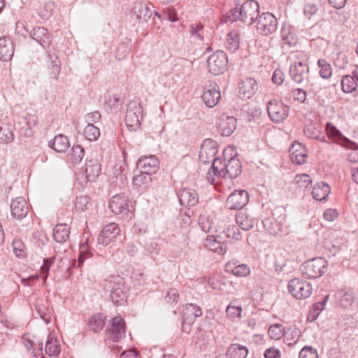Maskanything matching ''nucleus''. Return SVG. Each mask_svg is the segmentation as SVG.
Masks as SVG:
<instances>
[{
    "label": "nucleus",
    "mask_w": 358,
    "mask_h": 358,
    "mask_svg": "<svg viewBox=\"0 0 358 358\" xmlns=\"http://www.w3.org/2000/svg\"><path fill=\"white\" fill-rule=\"evenodd\" d=\"M224 168L225 177L228 176L230 178H236L242 171L239 159L236 157H231L227 164L224 163Z\"/></svg>",
    "instance_id": "obj_33"
},
{
    "label": "nucleus",
    "mask_w": 358,
    "mask_h": 358,
    "mask_svg": "<svg viewBox=\"0 0 358 358\" xmlns=\"http://www.w3.org/2000/svg\"><path fill=\"white\" fill-rule=\"evenodd\" d=\"M84 149L80 145H73L71 148V159L75 164L80 162L84 157Z\"/></svg>",
    "instance_id": "obj_56"
},
{
    "label": "nucleus",
    "mask_w": 358,
    "mask_h": 358,
    "mask_svg": "<svg viewBox=\"0 0 358 358\" xmlns=\"http://www.w3.org/2000/svg\"><path fill=\"white\" fill-rule=\"evenodd\" d=\"M249 201V195L244 189L235 190L227 199V206L231 210H239L245 206Z\"/></svg>",
    "instance_id": "obj_17"
},
{
    "label": "nucleus",
    "mask_w": 358,
    "mask_h": 358,
    "mask_svg": "<svg viewBox=\"0 0 358 358\" xmlns=\"http://www.w3.org/2000/svg\"><path fill=\"white\" fill-rule=\"evenodd\" d=\"M110 296L113 303L117 306H122L126 302L127 290L122 278L120 276L114 278Z\"/></svg>",
    "instance_id": "obj_11"
},
{
    "label": "nucleus",
    "mask_w": 358,
    "mask_h": 358,
    "mask_svg": "<svg viewBox=\"0 0 358 358\" xmlns=\"http://www.w3.org/2000/svg\"><path fill=\"white\" fill-rule=\"evenodd\" d=\"M264 229L271 235H278L284 231L285 227V215H280L278 217L273 213L271 217H266L262 221Z\"/></svg>",
    "instance_id": "obj_12"
},
{
    "label": "nucleus",
    "mask_w": 358,
    "mask_h": 358,
    "mask_svg": "<svg viewBox=\"0 0 358 358\" xmlns=\"http://www.w3.org/2000/svg\"><path fill=\"white\" fill-rule=\"evenodd\" d=\"M70 234V227L66 224H58L53 229V238L59 243H65Z\"/></svg>",
    "instance_id": "obj_37"
},
{
    "label": "nucleus",
    "mask_w": 358,
    "mask_h": 358,
    "mask_svg": "<svg viewBox=\"0 0 358 358\" xmlns=\"http://www.w3.org/2000/svg\"><path fill=\"white\" fill-rule=\"evenodd\" d=\"M331 192L329 185L324 182L315 184L312 189V196L317 201L325 200Z\"/></svg>",
    "instance_id": "obj_35"
},
{
    "label": "nucleus",
    "mask_w": 358,
    "mask_h": 358,
    "mask_svg": "<svg viewBox=\"0 0 358 358\" xmlns=\"http://www.w3.org/2000/svg\"><path fill=\"white\" fill-rule=\"evenodd\" d=\"M212 171H208L207 173L208 180L210 182L211 184H214L215 182V177H225V171H224V164L220 158H215L213 161H212Z\"/></svg>",
    "instance_id": "obj_29"
},
{
    "label": "nucleus",
    "mask_w": 358,
    "mask_h": 358,
    "mask_svg": "<svg viewBox=\"0 0 358 358\" xmlns=\"http://www.w3.org/2000/svg\"><path fill=\"white\" fill-rule=\"evenodd\" d=\"M80 254L78 257V266L81 268L85 259L92 256V252L88 250L87 243L80 245Z\"/></svg>",
    "instance_id": "obj_57"
},
{
    "label": "nucleus",
    "mask_w": 358,
    "mask_h": 358,
    "mask_svg": "<svg viewBox=\"0 0 358 358\" xmlns=\"http://www.w3.org/2000/svg\"><path fill=\"white\" fill-rule=\"evenodd\" d=\"M0 141L3 143H11L14 141V134L10 126L0 127Z\"/></svg>",
    "instance_id": "obj_53"
},
{
    "label": "nucleus",
    "mask_w": 358,
    "mask_h": 358,
    "mask_svg": "<svg viewBox=\"0 0 358 358\" xmlns=\"http://www.w3.org/2000/svg\"><path fill=\"white\" fill-rule=\"evenodd\" d=\"M136 167L140 171L152 175L159 169V160L152 155L141 156L137 161Z\"/></svg>",
    "instance_id": "obj_15"
},
{
    "label": "nucleus",
    "mask_w": 358,
    "mask_h": 358,
    "mask_svg": "<svg viewBox=\"0 0 358 358\" xmlns=\"http://www.w3.org/2000/svg\"><path fill=\"white\" fill-rule=\"evenodd\" d=\"M90 198L87 195L77 196L75 201V208L76 210L83 211L87 208Z\"/></svg>",
    "instance_id": "obj_58"
},
{
    "label": "nucleus",
    "mask_w": 358,
    "mask_h": 358,
    "mask_svg": "<svg viewBox=\"0 0 358 358\" xmlns=\"http://www.w3.org/2000/svg\"><path fill=\"white\" fill-rule=\"evenodd\" d=\"M259 15V6L255 0H248L242 5H236L226 15V22L240 20L247 25H251Z\"/></svg>",
    "instance_id": "obj_1"
},
{
    "label": "nucleus",
    "mask_w": 358,
    "mask_h": 358,
    "mask_svg": "<svg viewBox=\"0 0 358 358\" xmlns=\"http://www.w3.org/2000/svg\"><path fill=\"white\" fill-rule=\"evenodd\" d=\"M150 174L140 171V173L133 178V186L138 192H145L151 185Z\"/></svg>",
    "instance_id": "obj_31"
},
{
    "label": "nucleus",
    "mask_w": 358,
    "mask_h": 358,
    "mask_svg": "<svg viewBox=\"0 0 358 358\" xmlns=\"http://www.w3.org/2000/svg\"><path fill=\"white\" fill-rule=\"evenodd\" d=\"M203 26L200 23L196 24L194 26L191 25L190 33L192 36H194L195 38H198L200 41H202L203 39Z\"/></svg>",
    "instance_id": "obj_62"
},
{
    "label": "nucleus",
    "mask_w": 358,
    "mask_h": 358,
    "mask_svg": "<svg viewBox=\"0 0 358 358\" xmlns=\"http://www.w3.org/2000/svg\"><path fill=\"white\" fill-rule=\"evenodd\" d=\"M236 223L243 230L248 231L252 229L255 220L244 211H239L236 215Z\"/></svg>",
    "instance_id": "obj_36"
},
{
    "label": "nucleus",
    "mask_w": 358,
    "mask_h": 358,
    "mask_svg": "<svg viewBox=\"0 0 358 358\" xmlns=\"http://www.w3.org/2000/svg\"><path fill=\"white\" fill-rule=\"evenodd\" d=\"M126 324L120 316L113 318L106 329L107 338L114 342H118L122 338L125 337Z\"/></svg>",
    "instance_id": "obj_10"
},
{
    "label": "nucleus",
    "mask_w": 358,
    "mask_h": 358,
    "mask_svg": "<svg viewBox=\"0 0 358 358\" xmlns=\"http://www.w3.org/2000/svg\"><path fill=\"white\" fill-rule=\"evenodd\" d=\"M10 212L13 218L21 220L29 213V206L23 197L13 199L10 203Z\"/></svg>",
    "instance_id": "obj_19"
},
{
    "label": "nucleus",
    "mask_w": 358,
    "mask_h": 358,
    "mask_svg": "<svg viewBox=\"0 0 358 358\" xmlns=\"http://www.w3.org/2000/svg\"><path fill=\"white\" fill-rule=\"evenodd\" d=\"M22 25L25 31L30 34V36L37 41L44 48H48L50 45V36L48 30L43 27H34L31 31H29L27 26L22 22H17L16 24L17 27Z\"/></svg>",
    "instance_id": "obj_14"
},
{
    "label": "nucleus",
    "mask_w": 358,
    "mask_h": 358,
    "mask_svg": "<svg viewBox=\"0 0 358 358\" xmlns=\"http://www.w3.org/2000/svg\"><path fill=\"white\" fill-rule=\"evenodd\" d=\"M304 134L309 138L313 139H317L322 142H327L325 136L322 135L320 131L313 124H306L304 127Z\"/></svg>",
    "instance_id": "obj_46"
},
{
    "label": "nucleus",
    "mask_w": 358,
    "mask_h": 358,
    "mask_svg": "<svg viewBox=\"0 0 358 358\" xmlns=\"http://www.w3.org/2000/svg\"><path fill=\"white\" fill-rule=\"evenodd\" d=\"M256 29L257 33L262 36H268L276 31L278 28V20L271 13H264L259 15Z\"/></svg>",
    "instance_id": "obj_7"
},
{
    "label": "nucleus",
    "mask_w": 358,
    "mask_h": 358,
    "mask_svg": "<svg viewBox=\"0 0 358 358\" xmlns=\"http://www.w3.org/2000/svg\"><path fill=\"white\" fill-rule=\"evenodd\" d=\"M218 145L212 139H205L201 146L199 152V161L203 164L211 162L215 159L217 152Z\"/></svg>",
    "instance_id": "obj_13"
},
{
    "label": "nucleus",
    "mask_w": 358,
    "mask_h": 358,
    "mask_svg": "<svg viewBox=\"0 0 358 358\" xmlns=\"http://www.w3.org/2000/svg\"><path fill=\"white\" fill-rule=\"evenodd\" d=\"M106 317L101 314L94 315L88 322L89 329L93 332L101 331L105 326Z\"/></svg>",
    "instance_id": "obj_44"
},
{
    "label": "nucleus",
    "mask_w": 358,
    "mask_h": 358,
    "mask_svg": "<svg viewBox=\"0 0 358 358\" xmlns=\"http://www.w3.org/2000/svg\"><path fill=\"white\" fill-rule=\"evenodd\" d=\"M108 206L111 212L122 220H129L133 217L131 201L124 193L112 196Z\"/></svg>",
    "instance_id": "obj_3"
},
{
    "label": "nucleus",
    "mask_w": 358,
    "mask_h": 358,
    "mask_svg": "<svg viewBox=\"0 0 358 358\" xmlns=\"http://www.w3.org/2000/svg\"><path fill=\"white\" fill-rule=\"evenodd\" d=\"M354 300V292L350 288H344L337 292V305L343 309L350 308Z\"/></svg>",
    "instance_id": "obj_25"
},
{
    "label": "nucleus",
    "mask_w": 358,
    "mask_h": 358,
    "mask_svg": "<svg viewBox=\"0 0 358 358\" xmlns=\"http://www.w3.org/2000/svg\"><path fill=\"white\" fill-rule=\"evenodd\" d=\"M156 15L162 20H167L171 22H176L178 20V13L173 7H167L163 9L162 14L155 13Z\"/></svg>",
    "instance_id": "obj_51"
},
{
    "label": "nucleus",
    "mask_w": 358,
    "mask_h": 358,
    "mask_svg": "<svg viewBox=\"0 0 358 358\" xmlns=\"http://www.w3.org/2000/svg\"><path fill=\"white\" fill-rule=\"evenodd\" d=\"M317 10V6L312 3H306L303 8V13L308 19H310L312 16L315 15Z\"/></svg>",
    "instance_id": "obj_61"
},
{
    "label": "nucleus",
    "mask_w": 358,
    "mask_h": 358,
    "mask_svg": "<svg viewBox=\"0 0 358 358\" xmlns=\"http://www.w3.org/2000/svg\"><path fill=\"white\" fill-rule=\"evenodd\" d=\"M267 111L273 122L280 123L288 117L289 109L282 101L271 99L267 104Z\"/></svg>",
    "instance_id": "obj_9"
},
{
    "label": "nucleus",
    "mask_w": 358,
    "mask_h": 358,
    "mask_svg": "<svg viewBox=\"0 0 358 358\" xmlns=\"http://www.w3.org/2000/svg\"><path fill=\"white\" fill-rule=\"evenodd\" d=\"M248 354V350L245 346L234 343L229 346L226 356L227 358H245Z\"/></svg>",
    "instance_id": "obj_40"
},
{
    "label": "nucleus",
    "mask_w": 358,
    "mask_h": 358,
    "mask_svg": "<svg viewBox=\"0 0 358 358\" xmlns=\"http://www.w3.org/2000/svg\"><path fill=\"white\" fill-rule=\"evenodd\" d=\"M287 289L292 296L297 299H305L309 297L313 292L310 282L297 278L289 280Z\"/></svg>",
    "instance_id": "obj_6"
},
{
    "label": "nucleus",
    "mask_w": 358,
    "mask_h": 358,
    "mask_svg": "<svg viewBox=\"0 0 358 358\" xmlns=\"http://www.w3.org/2000/svg\"><path fill=\"white\" fill-rule=\"evenodd\" d=\"M239 34L236 31H231L227 35L225 47L227 50L234 52L239 48Z\"/></svg>",
    "instance_id": "obj_45"
},
{
    "label": "nucleus",
    "mask_w": 358,
    "mask_h": 358,
    "mask_svg": "<svg viewBox=\"0 0 358 358\" xmlns=\"http://www.w3.org/2000/svg\"><path fill=\"white\" fill-rule=\"evenodd\" d=\"M285 329L281 324H275L271 325L268 334L271 339L279 340L284 336Z\"/></svg>",
    "instance_id": "obj_52"
},
{
    "label": "nucleus",
    "mask_w": 358,
    "mask_h": 358,
    "mask_svg": "<svg viewBox=\"0 0 358 358\" xmlns=\"http://www.w3.org/2000/svg\"><path fill=\"white\" fill-rule=\"evenodd\" d=\"M217 126L222 136H229L236 128V119L226 113L221 114L218 117Z\"/></svg>",
    "instance_id": "obj_18"
},
{
    "label": "nucleus",
    "mask_w": 358,
    "mask_h": 358,
    "mask_svg": "<svg viewBox=\"0 0 358 358\" xmlns=\"http://www.w3.org/2000/svg\"><path fill=\"white\" fill-rule=\"evenodd\" d=\"M280 36L282 44L287 45L289 47L294 46L298 43L297 36L294 32V29L289 24L284 23L280 31Z\"/></svg>",
    "instance_id": "obj_27"
},
{
    "label": "nucleus",
    "mask_w": 358,
    "mask_h": 358,
    "mask_svg": "<svg viewBox=\"0 0 358 358\" xmlns=\"http://www.w3.org/2000/svg\"><path fill=\"white\" fill-rule=\"evenodd\" d=\"M48 59L50 60L48 76L51 79H57L60 73V61L58 57L55 54L48 53Z\"/></svg>",
    "instance_id": "obj_41"
},
{
    "label": "nucleus",
    "mask_w": 358,
    "mask_h": 358,
    "mask_svg": "<svg viewBox=\"0 0 358 358\" xmlns=\"http://www.w3.org/2000/svg\"><path fill=\"white\" fill-rule=\"evenodd\" d=\"M292 63L289 67V75L293 81L300 84L308 78L309 67L306 61L307 54L303 51H294L290 55Z\"/></svg>",
    "instance_id": "obj_2"
},
{
    "label": "nucleus",
    "mask_w": 358,
    "mask_h": 358,
    "mask_svg": "<svg viewBox=\"0 0 358 358\" xmlns=\"http://www.w3.org/2000/svg\"><path fill=\"white\" fill-rule=\"evenodd\" d=\"M45 351L46 354L50 356L58 355L60 352V350L57 340H55L52 338H48L45 346Z\"/></svg>",
    "instance_id": "obj_50"
},
{
    "label": "nucleus",
    "mask_w": 358,
    "mask_h": 358,
    "mask_svg": "<svg viewBox=\"0 0 358 358\" xmlns=\"http://www.w3.org/2000/svg\"><path fill=\"white\" fill-rule=\"evenodd\" d=\"M301 336V332L296 325H292L287 328L284 334L285 343L289 345H294L299 340Z\"/></svg>",
    "instance_id": "obj_38"
},
{
    "label": "nucleus",
    "mask_w": 358,
    "mask_h": 358,
    "mask_svg": "<svg viewBox=\"0 0 358 358\" xmlns=\"http://www.w3.org/2000/svg\"><path fill=\"white\" fill-rule=\"evenodd\" d=\"M342 90L345 93L355 91L357 87V82L353 76H345L341 82Z\"/></svg>",
    "instance_id": "obj_48"
},
{
    "label": "nucleus",
    "mask_w": 358,
    "mask_h": 358,
    "mask_svg": "<svg viewBox=\"0 0 358 358\" xmlns=\"http://www.w3.org/2000/svg\"><path fill=\"white\" fill-rule=\"evenodd\" d=\"M143 119V108L139 102L131 101L129 103L125 115V124L131 131H136Z\"/></svg>",
    "instance_id": "obj_5"
},
{
    "label": "nucleus",
    "mask_w": 358,
    "mask_h": 358,
    "mask_svg": "<svg viewBox=\"0 0 358 358\" xmlns=\"http://www.w3.org/2000/svg\"><path fill=\"white\" fill-rule=\"evenodd\" d=\"M291 159L297 164H303L307 159V154L305 148L299 143H294L290 149Z\"/></svg>",
    "instance_id": "obj_32"
},
{
    "label": "nucleus",
    "mask_w": 358,
    "mask_h": 358,
    "mask_svg": "<svg viewBox=\"0 0 358 358\" xmlns=\"http://www.w3.org/2000/svg\"><path fill=\"white\" fill-rule=\"evenodd\" d=\"M242 312V308L240 306H235L233 303L227 306L226 313L228 317L231 318L240 317Z\"/></svg>",
    "instance_id": "obj_60"
},
{
    "label": "nucleus",
    "mask_w": 358,
    "mask_h": 358,
    "mask_svg": "<svg viewBox=\"0 0 358 358\" xmlns=\"http://www.w3.org/2000/svg\"><path fill=\"white\" fill-rule=\"evenodd\" d=\"M120 232L119 226L115 222H111L103 227L97 238L99 245H108L114 241Z\"/></svg>",
    "instance_id": "obj_16"
},
{
    "label": "nucleus",
    "mask_w": 358,
    "mask_h": 358,
    "mask_svg": "<svg viewBox=\"0 0 358 358\" xmlns=\"http://www.w3.org/2000/svg\"><path fill=\"white\" fill-rule=\"evenodd\" d=\"M37 124V117L34 115L27 114L22 117L18 123V132L22 137H30L33 134L32 128Z\"/></svg>",
    "instance_id": "obj_20"
},
{
    "label": "nucleus",
    "mask_w": 358,
    "mask_h": 358,
    "mask_svg": "<svg viewBox=\"0 0 358 358\" xmlns=\"http://www.w3.org/2000/svg\"><path fill=\"white\" fill-rule=\"evenodd\" d=\"M133 10L136 14L138 19L145 22L148 21L152 15V11L150 8L147 3L143 2L136 3Z\"/></svg>",
    "instance_id": "obj_42"
},
{
    "label": "nucleus",
    "mask_w": 358,
    "mask_h": 358,
    "mask_svg": "<svg viewBox=\"0 0 358 358\" xmlns=\"http://www.w3.org/2000/svg\"><path fill=\"white\" fill-rule=\"evenodd\" d=\"M83 135L86 139L90 141H96L100 136L99 129L90 123L85 128Z\"/></svg>",
    "instance_id": "obj_49"
},
{
    "label": "nucleus",
    "mask_w": 358,
    "mask_h": 358,
    "mask_svg": "<svg viewBox=\"0 0 358 358\" xmlns=\"http://www.w3.org/2000/svg\"><path fill=\"white\" fill-rule=\"evenodd\" d=\"M299 358H319V357L316 349L311 346H305L301 350Z\"/></svg>",
    "instance_id": "obj_59"
},
{
    "label": "nucleus",
    "mask_w": 358,
    "mask_h": 358,
    "mask_svg": "<svg viewBox=\"0 0 358 358\" xmlns=\"http://www.w3.org/2000/svg\"><path fill=\"white\" fill-rule=\"evenodd\" d=\"M228 58L224 52L217 50L210 55L207 60V66L210 73L220 75L227 69Z\"/></svg>",
    "instance_id": "obj_8"
},
{
    "label": "nucleus",
    "mask_w": 358,
    "mask_h": 358,
    "mask_svg": "<svg viewBox=\"0 0 358 358\" xmlns=\"http://www.w3.org/2000/svg\"><path fill=\"white\" fill-rule=\"evenodd\" d=\"M239 93L245 99H250L258 90L257 81L252 78H247L239 84Z\"/></svg>",
    "instance_id": "obj_26"
},
{
    "label": "nucleus",
    "mask_w": 358,
    "mask_h": 358,
    "mask_svg": "<svg viewBox=\"0 0 358 358\" xmlns=\"http://www.w3.org/2000/svg\"><path fill=\"white\" fill-rule=\"evenodd\" d=\"M225 271L237 277H245L250 273V268L245 264H241L237 260H232L226 264Z\"/></svg>",
    "instance_id": "obj_22"
},
{
    "label": "nucleus",
    "mask_w": 358,
    "mask_h": 358,
    "mask_svg": "<svg viewBox=\"0 0 358 358\" xmlns=\"http://www.w3.org/2000/svg\"><path fill=\"white\" fill-rule=\"evenodd\" d=\"M327 268V260L322 257H316L306 261L302 266L301 272L309 278H317L326 272Z\"/></svg>",
    "instance_id": "obj_4"
},
{
    "label": "nucleus",
    "mask_w": 358,
    "mask_h": 358,
    "mask_svg": "<svg viewBox=\"0 0 358 358\" xmlns=\"http://www.w3.org/2000/svg\"><path fill=\"white\" fill-rule=\"evenodd\" d=\"M49 146L57 152H65L69 149L70 143L66 136L59 134L49 141Z\"/></svg>",
    "instance_id": "obj_34"
},
{
    "label": "nucleus",
    "mask_w": 358,
    "mask_h": 358,
    "mask_svg": "<svg viewBox=\"0 0 358 358\" xmlns=\"http://www.w3.org/2000/svg\"><path fill=\"white\" fill-rule=\"evenodd\" d=\"M294 183H296L299 188L307 189L308 187L312 183V179L308 174L302 173L298 174L295 176Z\"/></svg>",
    "instance_id": "obj_55"
},
{
    "label": "nucleus",
    "mask_w": 358,
    "mask_h": 358,
    "mask_svg": "<svg viewBox=\"0 0 358 358\" xmlns=\"http://www.w3.org/2000/svg\"><path fill=\"white\" fill-rule=\"evenodd\" d=\"M284 98L286 100L297 101L299 103H304L306 99V92L302 89H294L285 93Z\"/></svg>",
    "instance_id": "obj_47"
},
{
    "label": "nucleus",
    "mask_w": 358,
    "mask_h": 358,
    "mask_svg": "<svg viewBox=\"0 0 358 358\" xmlns=\"http://www.w3.org/2000/svg\"><path fill=\"white\" fill-rule=\"evenodd\" d=\"M166 299L169 303H176L179 299V293L177 289L171 288L169 289Z\"/></svg>",
    "instance_id": "obj_64"
},
{
    "label": "nucleus",
    "mask_w": 358,
    "mask_h": 358,
    "mask_svg": "<svg viewBox=\"0 0 358 358\" xmlns=\"http://www.w3.org/2000/svg\"><path fill=\"white\" fill-rule=\"evenodd\" d=\"M201 308L194 303H187L182 308V318L189 319L194 322L196 317L202 315Z\"/></svg>",
    "instance_id": "obj_39"
},
{
    "label": "nucleus",
    "mask_w": 358,
    "mask_h": 358,
    "mask_svg": "<svg viewBox=\"0 0 358 358\" xmlns=\"http://www.w3.org/2000/svg\"><path fill=\"white\" fill-rule=\"evenodd\" d=\"M180 205L184 206H193L199 201L196 192L189 188H182L177 193Z\"/></svg>",
    "instance_id": "obj_21"
},
{
    "label": "nucleus",
    "mask_w": 358,
    "mask_h": 358,
    "mask_svg": "<svg viewBox=\"0 0 358 358\" xmlns=\"http://www.w3.org/2000/svg\"><path fill=\"white\" fill-rule=\"evenodd\" d=\"M131 40L128 38H124L117 45L115 50V57L118 60L124 59L129 53L131 50Z\"/></svg>",
    "instance_id": "obj_43"
},
{
    "label": "nucleus",
    "mask_w": 358,
    "mask_h": 358,
    "mask_svg": "<svg viewBox=\"0 0 358 358\" xmlns=\"http://www.w3.org/2000/svg\"><path fill=\"white\" fill-rule=\"evenodd\" d=\"M14 47L12 40L8 36L0 37V59L4 62L10 61L14 54Z\"/></svg>",
    "instance_id": "obj_24"
},
{
    "label": "nucleus",
    "mask_w": 358,
    "mask_h": 358,
    "mask_svg": "<svg viewBox=\"0 0 358 358\" xmlns=\"http://www.w3.org/2000/svg\"><path fill=\"white\" fill-rule=\"evenodd\" d=\"M221 98L220 87L217 84L210 85V89L205 90L202 95V99L205 104L210 108L216 106Z\"/></svg>",
    "instance_id": "obj_23"
},
{
    "label": "nucleus",
    "mask_w": 358,
    "mask_h": 358,
    "mask_svg": "<svg viewBox=\"0 0 358 358\" xmlns=\"http://www.w3.org/2000/svg\"><path fill=\"white\" fill-rule=\"evenodd\" d=\"M204 246L219 255H224L227 252V245L224 242H222L218 237L208 236L204 241Z\"/></svg>",
    "instance_id": "obj_30"
},
{
    "label": "nucleus",
    "mask_w": 358,
    "mask_h": 358,
    "mask_svg": "<svg viewBox=\"0 0 358 358\" xmlns=\"http://www.w3.org/2000/svg\"><path fill=\"white\" fill-rule=\"evenodd\" d=\"M318 66L320 68V74L323 78H329L332 75V69L331 65L325 60L320 59L317 61Z\"/></svg>",
    "instance_id": "obj_54"
},
{
    "label": "nucleus",
    "mask_w": 358,
    "mask_h": 358,
    "mask_svg": "<svg viewBox=\"0 0 358 358\" xmlns=\"http://www.w3.org/2000/svg\"><path fill=\"white\" fill-rule=\"evenodd\" d=\"M338 143H341L342 145L348 148H354L356 146V143L355 142L344 138L341 132L337 129V144Z\"/></svg>",
    "instance_id": "obj_63"
},
{
    "label": "nucleus",
    "mask_w": 358,
    "mask_h": 358,
    "mask_svg": "<svg viewBox=\"0 0 358 358\" xmlns=\"http://www.w3.org/2000/svg\"><path fill=\"white\" fill-rule=\"evenodd\" d=\"M101 172V165L96 159H90L87 160L85 168V175L87 181L94 182L98 178Z\"/></svg>",
    "instance_id": "obj_28"
}]
</instances>
